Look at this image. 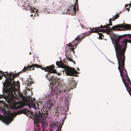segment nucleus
Here are the masks:
<instances>
[{
    "label": "nucleus",
    "instance_id": "24",
    "mask_svg": "<svg viewBox=\"0 0 131 131\" xmlns=\"http://www.w3.org/2000/svg\"><path fill=\"white\" fill-rule=\"evenodd\" d=\"M66 57H67V59H68V60L69 61H71V62H74L73 61L72 59H71L69 57H67L66 56Z\"/></svg>",
    "mask_w": 131,
    "mask_h": 131
},
{
    "label": "nucleus",
    "instance_id": "20",
    "mask_svg": "<svg viewBox=\"0 0 131 131\" xmlns=\"http://www.w3.org/2000/svg\"><path fill=\"white\" fill-rule=\"evenodd\" d=\"M99 35V38L100 39H103L102 36L104 37V36L103 35V34L102 33H100L98 32V33Z\"/></svg>",
    "mask_w": 131,
    "mask_h": 131
},
{
    "label": "nucleus",
    "instance_id": "11",
    "mask_svg": "<svg viewBox=\"0 0 131 131\" xmlns=\"http://www.w3.org/2000/svg\"><path fill=\"white\" fill-rule=\"evenodd\" d=\"M102 27L103 26L101 25V26L100 27L93 28L92 29L90 28V29L91 30V31L89 35L92 33H98V32H106V30H105V29H100L102 28Z\"/></svg>",
    "mask_w": 131,
    "mask_h": 131
},
{
    "label": "nucleus",
    "instance_id": "21",
    "mask_svg": "<svg viewBox=\"0 0 131 131\" xmlns=\"http://www.w3.org/2000/svg\"><path fill=\"white\" fill-rule=\"evenodd\" d=\"M63 91L64 92L66 93H67V92H68V91L69 90V89L68 88L66 87V88H64V89L63 90V89H62V91Z\"/></svg>",
    "mask_w": 131,
    "mask_h": 131
},
{
    "label": "nucleus",
    "instance_id": "39",
    "mask_svg": "<svg viewBox=\"0 0 131 131\" xmlns=\"http://www.w3.org/2000/svg\"><path fill=\"white\" fill-rule=\"evenodd\" d=\"M110 26H112V24H110Z\"/></svg>",
    "mask_w": 131,
    "mask_h": 131
},
{
    "label": "nucleus",
    "instance_id": "31",
    "mask_svg": "<svg viewBox=\"0 0 131 131\" xmlns=\"http://www.w3.org/2000/svg\"><path fill=\"white\" fill-rule=\"evenodd\" d=\"M128 37L129 38H131V34H128Z\"/></svg>",
    "mask_w": 131,
    "mask_h": 131
},
{
    "label": "nucleus",
    "instance_id": "14",
    "mask_svg": "<svg viewBox=\"0 0 131 131\" xmlns=\"http://www.w3.org/2000/svg\"><path fill=\"white\" fill-rule=\"evenodd\" d=\"M26 8L27 9H30L31 11L32 12L35 13L37 12H38V10L35 7H32L30 5H28V7H26Z\"/></svg>",
    "mask_w": 131,
    "mask_h": 131
},
{
    "label": "nucleus",
    "instance_id": "29",
    "mask_svg": "<svg viewBox=\"0 0 131 131\" xmlns=\"http://www.w3.org/2000/svg\"><path fill=\"white\" fill-rule=\"evenodd\" d=\"M112 20L113 21H115V19H116L114 17H112Z\"/></svg>",
    "mask_w": 131,
    "mask_h": 131
},
{
    "label": "nucleus",
    "instance_id": "34",
    "mask_svg": "<svg viewBox=\"0 0 131 131\" xmlns=\"http://www.w3.org/2000/svg\"><path fill=\"white\" fill-rule=\"evenodd\" d=\"M64 109V108H63V107H61V110H63Z\"/></svg>",
    "mask_w": 131,
    "mask_h": 131
},
{
    "label": "nucleus",
    "instance_id": "28",
    "mask_svg": "<svg viewBox=\"0 0 131 131\" xmlns=\"http://www.w3.org/2000/svg\"><path fill=\"white\" fill-rule=\"evenodd\" d=\"M4 73V72H3V71H1L0 70V74H2L3 73Z\"/></svg>",
    "mask_w": 131,
    "mask_h": 131
},
{
    "label": "nucleus",
    "instance_id": "43",
    "mask_svg": "<svg viewBox=\"0 0 131 131\" xmlns=\"http://www.w3.org/2000/svg\"><path fill=\"white\" fill-rule=\"evenodd\" d=\"M31 16H32V15H31Z\"/></svg>",
    "mask_w": 131,
    "mask_h": 131
},
{
    "label": "nucleus",
    "instance_id": "16",
    "mask_svg": "<svg viewBox=\"0 0 131 131\" xmlns=\"http://www.w3.org/2000/svg\"><path fill=\"white\" fill-rule=\"evenodd\" d=\"M28 103H29V104L32 105V107L34 108L35 109V108L36 107V103L35 104H34V100H30L29 101H28ZM37 106H39V104L38 103H37Z\"/></svg>",
    "mask_w": 131,
    "mask_h": 131
},
{
    "label": "nucleus",
    "instance_id": "12",
    "mask_svg": "<svg viewBox=\"0 0 131 131\" xmlns=\"http://www.w3.org/2000/svg\"><path fill=\"white\" fill-rule=\"evenodd\" d=\"M50 126L51 128L53 129L57 128V129L56 131H61L62 126H61L60 124L58 122L56 121V122L52 123L51 125Z\"/></svg>",
    "mask_w": 131,
    "mask_h": 131
},
{
    "label": "nucleus",
    "instance_id": "33",
    "mask_svg": "<svg viewBox=\"0 0 131 131\" xmlns=\"http://www.w3.org/2000/svg\"><path fill=\"white\" fill-rule=\"evenodd\" d=\"M78 0H76V4L78 3Z\"/></svg>",
    "mask_w": 131,
    "mask_h": 131
},
{
    "label": "nucleus",
    "instance_id": "32",
    "mask_svg": "<svg viewBox=\"0 0 131 131\" xmlns=\"http://www.w3.org/2000/svg\"><path fill=\"white\" fill-rule=\"evenodd\" d=\"M112 20V19L111 18H110L109 20V22L111 21Z\"/></svg>",
    "mask_w": 131,
    "mask_h": 131
},
{
    "label": "nucleus",
    "instance_id": "37",
    "mask_svg": "<svg viewBox=\"0 0 131 131\" xmlns=\"http://www.w3.org/2000/svg\"><path fill=\"white\" fill-rule=\"evenodd\" d=\"M84 34L85 35H87V34H86V33H84Z\"/></svg>",
    "mask_w": 131,
    "mask_h": 131
},
{
    "label": "nucleus",
    "instance_id": "1",
    "mask_svg": "<svg viewBox=\"0 0 131 131\" xmlns=\"http://www.w3.org/2000/svg\"><path fill=\"white\" fill-rule=\"evenodd\" d=\"M32 67L40 68L42 70H44L45 71L48 72L50 73L56 74V70L54 69L55 66L54 65H50L45 68L42 67L41 65L37 64L28 65V67H27L25 66V68L23 70L16 74H14L12 72L6 74L3 73L2 74L3 76H5V78H6L5 81L3 84L4 87H5L4 91L6 92L9 90V89H7V87H10L16 88V86H18L19 85V82L18 81L17 82H15L14 80V79L18 76L20 73L25 72L27 70H31L30 68H32Z\"/></svg>",
    "mask_w": 131,
    "mask_h": 131
},
{
    "label": "nucleus",
    "instance_id": "41",
    "mask_svg": "<svg viewBox=\"0 0 131 131\" xmlns=\"http://www.w3.org/2000/svg\"><path fill=\"white\" fill-rule=\"evenodd\" d=\"M77 70H79V69L78 68Z\"/></svg>",
    "mask_w": 131,
    "mask_h": 131
},
{
    "label": "nucleus",
    "instance_id": "19",
    "mask_svg": "<svg viewBox=\"0 0 131 131\" xmlns=\"http://www.w3.org/2000/svg\"><path fill=\"white\" fill-rule=\"evenodd\" d=\"M68 67H67L64 65V64L61 63L59 66V67H61L62 68H64L65 69V70H66V68H67Z\"/></svg>",
    "mask_w": 131,
    "mask_h": 131
},
{
    "label": "nucleus",
    "instance_id": "3",
    "mask_svg": "<svg viewBox=\"0 0 131 131\" xmlns=\"http://www.w3.org/2000/svg\"><path fill=\"white\" fill-rule=\"evenodd\" d=\"M118 69L120 73L122 80L126 89L131 96V81L128 76L126 70L125 68V61L117 59Z\"/></svg>",
    "mask_w": 131,
    "mask_h": 131
},
{
    "label": "nucleus",
    "instance_id": "38",
    "mask_svg": "<svg viewBox=\"0 0 131 131\" xmlns=\"http://www.w3.org/2000/svg\"><path fill=\"white\" fill-rule=\"evenodd\" d=\"M45 129H43L42 130V131H45Z\"/></svg>",
    "mask_w": 131,
    "mask_h": 131
},
{
    "label": "nucleus",
    "instance_id": "36",
    "mask_svg": "<svg viewBox=\"0 0 131 131\" xmlns=\"http://www.w3.org/2000/svg\"><path fill=\"white\" fill-rule=\"evenodd\" d=\"M4 73H7V74H8V72H7H7H5Z\"/></svg>",
    "mask_w": 131,
    "mask_h": 131
},
{
    "label": "nucleus",
    "instance_id": "18",
    "mask_svg": "<svg viewBox=\"0 0 131 131\" xmlns=\"http://www.w3.org/2000/svg\"><path fill=\"white\" fill-rule=\"evenodd\" d=\"M131 6V2H130V4H126L125 6L126 8L128 10V11H129V7Z\"/></svg>",
    "mask_w": 131,
    "mask_h": 131
},
{
    "label": "nucleus",
    "instance_id": "13",
    "mask_svg": "<svg viewBox=\"0 0 131 131\" xmlns=\"http://www.w3.org/2000/svg\"><path fill=\"white\" fill-rule=\"evenodd\" d=\"M62 88L59 87V86L56 87V88L54 89V91H54V93L56 95H58L59 93H60L61 92H63V91H62Z\"/></svg>",
    "mask_w": 131,
    "mask_h": 131
},
{
    "label": "nucleus",
    "instance_id": "7",
    "mask_svg": "<svg viewBox=\"0 0 131 131\" xmlns=\"http://www.w3.org/2000/svg\"><path fill=\"white\" fill-rule=\"evenodd\" d=\"M110 26V24H106V25H104L103 26L102 28H106V31H107L108 32H110L111 30L115 31L116 30H120V29H118V28H123L126 30H128L131 29V25L129 24H126L124 25L123 24H119L116 25V26H113L111 28Z\"/></svg>",
    "mask_w": 131,
    "mask_h": 131
},
{
    "label": "nucleus",
    "instance_id": "40",
    "mask_svg": "<svg viewBox=\"0 0 131 131\" xmlns=\"http://www.w3.org/2000/svg\"><path fill=\"white\" fill-rule=\"evenodd\" d=\"M32 70H34V68H32Z\"/></svg>",
    "mask_w": 131,
    "mask_h": 131
},
{
    "label": "nucleus",
    "instance_id": "15",
    "mask_svg": "<svg viewBox=\"0 0 131 131\" xmlns=\"http://www.w3.org/2000/svg\"><path fill=\"white\" fill-rule=\"evenodd\" d=\"M16 106L18 108H22L23 107V103L21 101L17 102L15 104Z\"/></svg>",
    "mask_w": 131,
    "mask_h": 131
},
{
    "label": "nucleus",
    "instance_id": "9",
    "mask_svg": "<svg viewBox=\"0 0 131 131\" xmlns=\"http://www.w3.org/2000/svg\"><path fill=\"white\" fill-rule=\"evenodd\" d=\"M65 71L66 74L67 75L74 76H75L77 74V71L73 68H71L68 67L66 68Z\"/></svg>",
    "mask_w": 131,
    "mask_h": 131
},
{
    "label": "nucleus",
    "instance_id": "26",
    "mask_svg": "<svg viewBox=\"0 0 131 131\" xmlns=\"http://www.w3.org/2000/svg\"><path fill=\"white\" fill-rule=\"evenodd\" d=\"M3 77V75H0V80H1L2 79Z\"/></svg>",
    "mask_w": 131,
    "mask_h": 131
},
{
    "label": "nucleus",
    "instance_id": "25",
    "mask_svg": "<svg viewBox=\"0 0 131 131\" xmlns=\"http://www.w3.org/2000/svg\"><path fill=\"white\" fill-rule=\"evenodd\" d=\"M119 17V15H118L117 14L115 15V17H114L116 19L118 18Z\"/></svg>",
    "mask_w": 131,
    "mask_h": 131
},
{
    "label": "nucleus",
    "instance_id": "23",
    "mask_svg": "<svg viewBox=\"0 0 131 131\" xmlns=\"http://www.w3.org/2000/svg\"><path fill=\"white\" fill-rule=\"evenodd\" d=\"M61 63L59 61H57L56 62V64L57 66H59Z\"/></svg>",
    "mask_w": 131,
    "mask_h": 131
},
{
    "label": "nucleus",
    "instance_id": "42",
    "mask_svg": "<svg viewBox=\"0 0 131 131\" xmlns=\"http://www.w3.org/2000/svg\"><path fill=\"white\" fill-rule=\"evenodd\" d=\"M31 52H30V54H31Z\"/></svg>",
    "mask_w": 131,
    "mask_h": 131
},
{
    "label": "nucleus",
    "instance_id": "30",
    "mask_svg": "<svg viewBox=\"0 0 131 131\" xmlns=\"http://www.w3.org/2000/svg\"><path fill=\"white\" fill-rule=\"evenodd\" d=\"M112 20L113 21H115V19H116L114 17H112Z\"/></svg>",
    "mask_w": 131,
    "mask_h": 131
},
{
    "label": "nucleus",
    "instance_id": "44",
    "mask_svg": "<svg viewBox=\"0 0 131 131\" xmlns=\"http://www.w3.org/2000/svg\"><path fill=\"white\" fill-rule=\"evenodd\" d=\"M30 83L31 84L32 83H31L30 82Z\"/></svg>",
    "mask_w": 131,
    "mask_h": 131
},
{
    "label": "nucleus",
    "instance_id": "8",
    "mask_svg": "<svg viewBox=\"0 0 131 131\" xmlns=\"http://www.w3.org/2000/svg\"><path fill=\"white\" fill-rule=\"evenodd\" d=\"M39 112H40V111H39L38 113H35V114H34L31 111H29L27 109L23 108L21 111L18 112L17 113L18 114L22 113L26 115L27 116L29 117H30L35 120V119L34 118H33L34 116L36 114H37L38 115H39Z\"/></svg>",
    "mask_w": 131,
    "mask_h": 131
},
{
    "label": "nucleus",
    "instance_id": "27",
    "mask_svg": "<svg viewBox=\"0 0 131 131\" xmlns=\"http://www.w3.org/2000/svg\"><path fill=\"white\" fill-rule=\"evenodd\" d=\"M20 97L22 98H23L24 97V96H23V95L22 94H21L20 95Z\"/></svg>",
    "mask_w": 131,
    "mask_h": 131
},
{
    "label": "nucleus",
    "instance_id": "35",
    "mask_svg": "<svg viewBox=\"0 0 131 131\" xmlns=\"http://www.w3.org/2000/svg\"><path fill=\"white\" fill-rule=\"evenodd\" d=\"M109 22L110 23V24H112V22L111 21H109Z\"/></svg>",
    "mask_w": 131,
    "mask_h": 131
},
{
    "label": "nucleus",
    "instance_id": "6",
    "mask_svg": "<svg viewBox=\"0 0 131 131\" xmlns=\"http://www.w3.org/2000/svg\"><path fill=\"white\" fill-rule=\"evenodd\" d=\"M85 37V36L83 35L80 34L78 35L77 37L75 38L74 40L71 43H69L68 44H67L66 47V51H67L69 49H67V47H71L69 48V49L71 51H73L74 49V48H76L77 45L82 41V40Z\"/></svg>",
    "mask_w": 131,
    "mask_h": 131
},
{
    "label": "nucleus",
    "instance_id": "4",
    "mask_svg": "<svg viewBox=\"0 0 131 131\" xmlns=\"http://www.w3.org/2000/svg\"><path fill=\"white\" fill-rule=\"evenodd\" d=\"M48 114V112L47 111L45 113H42V114L40 112H39V115L36 114L35 115H34L33 118L35 119L34 121L35 126L37 127L38 129L39 130V123H41L43 129H45L47 126L45 119L47 117Z\"/></svg>",
    "mask_w": 131,
    "mask_h": 131
},
{
    "label": "nucleus",
    "instance_id": "2",
    "mask_svg": "<svg viewBox=\"0 0 131 131\" xmlns=\"http://www.w3.org/2000/svg\"><path fill=\"white\" fill-rule=\"evenodd\" d=\"M127 35L115 37L112 40L114 44L117 59L123 60L125 61V53L127 48L128 42L131 43V40L125 39L120 42V40L123 37Z\"/></svg>",
    "mask_w": 131,
    "mask_h": 131
},
{
    "label": "nucleus",
    "instance_id": "17",
    "mask_svg": "<svg viewBox=\"0 0 131 131\" xmlns=\"http://www.w3.org/2000/svg\"><path fill=\"white\" fill-rule=\"evenodd\" d=\"M71 82H69L70 86H72V87L70 89L74 88L76 86V84H75V81L74 80H73V78H71Z\"/></svg>",
    "mask_w": 131,
    "mask_h": 131
},
{
    "label": "nucleus",
    "instance_id": "10",
    "mask_svg": "<svg viewBox=\"0 0 131 131\" xmlns=\"http://www.w3.org/2000/svg\"><path fill=\"white\" fill-rule=\"evenodd\" d=\"M77 4V9H78V2L76 4V2L75 3V6H74L73 5H71V7L70 8H69V9H68V13L69 14H70L73 15H75L76 14V5Z\"/></svg>",
    "mask_w": 131,
    "mask_h": 131
},
{
    "label": "nucleus",
    "instance_id": "5",
    "mask_svg": "<svg viewBox=\"0 0 131 131\" xmlns=\"http://www.w3.org/2000/svg\"><path fill=\"white\" fill-rule=\"evenodd\" d=\"M7 88L9 89V90L6 92L4 91V90L5 89V87H4L3 90V94H0V99L4 98L6 100H8L10 102L14 101L15 97L14 94H15V91L16 89L10 87H7Z\"/></svg>",
    "mask_w": 131,
    "mask_h": 131
},
{
    "label": "nucleus",
    "instance_id": "22",
    "mask_svg": "<svg viewBox=\"0 0 131 131\" xmlns=\"http://www.w3.org/2000/svg\"><path fill=\"white\" fill-rule=\"evenodd\" d=\"M2 110L3 113L4 115L7 114V112L4 108L2 109Z\"/></svg>",
    "mask_w": 131,
    "mask_h": 131
}]
</instances>
